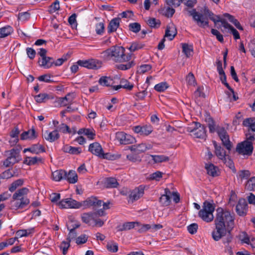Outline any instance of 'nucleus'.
Returning <instances> with one entry per match:
<instances>
[{
	"mask_svg": "<svg viewBox=\"0 0 255 255\" xmlns=\"http://www.w3.org/2000/svg\"><path fill=\"white\" fill-rule=\"evenodd\" d=\"M120 84L122 88L127 89L128 90H131L133 87V84H130L128 81L124 79L121 80Z\"/></svg>",
	"mask_w": 255,
	"mask_h": 255,
	"instance_id": "61",
	"label": "nucleus"
},
{
	"mask_svg": "<svg viewBox=\"0 0 255 255\" xmlns=\"http://www.w3.org/2000/svg\"><path fill=\"white\" fill-rule=\"evenodd\" d=\"M39 66L43 67L45 68H49L52 66L54 63V59L50 57H44L41 58V60H38Z\"/></svg>",
	"mask_w": 255,
	"mask_h": 255,
	"instance_id": "23",
	"label": "nucleus"
},
{
	"mask_svg": "<svg viewBox=\"0 0 255 255\" xmlns=\"http://www.w3.org/2000/svg\"><path fill=\"white\" fill-rule=\"evenodd\" d=\"M163 173L157 171L149 175L148 179L151 180L159 181L162 177Z\"/></svg>",
	"mask_w": 255,
	"mask_h": 255,
	"instance_id": "56",
	"label": "nucleus"
},
{
	"mask_svg": "<svg viewBox=\"0 0 255 255\" xmlns=\"http://www.w3.org/2000/svg\"><path fill=\"white\" fill-rule=\"evenodd\" d=\"M144 46V44L140 42L135 41L131 43L129 49L131 52H134L142 49Z\"/></svg>",
	"mask_w": 255,
	"mask_h": 255,
	"instance_id": "45",
	"label": "nucleus"
},
{
	"mask_svg": "<svg viewBox=\"0 0 255 255\" xmlns=\"http://www.w3.org/2000/svg\"><path fill=\"white\" fill-rule=\"evenodd\" d=\"M232 230H227L226 235L224 236L222 239L223 243L224 244L229 245L230 243L232 242L233 239V235L231 234V231Z\"/></svg>",
	"mask_w": 255,
	"mask_h": 255,
	"instance_id": "46",
	"label": "nucleus"
},
{
	"mask_svg": "<svg viewBox=\"0 0 255 255\" xmlns=\"http://www.w3.org/2000/svg\"><path fill=\"white\" fill-rule=\"evenodd\" d=\"M34 232V228H30L26 230H19L17 231V235L20 237H27Z\"/></svg>",
	"mask_w": 255,
	"mask_h": 255,
	"instance_id": "43",
	"label": "nucleus"
},
{
	"mask_svg": "<svg viewBox=\"0 0 255 255\" xmlns=\"http://www.w3.org/2000/svg\"><path fill=\"white\" fill-rule=\"evenodd\" d=\"M177 30L175 26L173 23H170L166 26L164 37L168 38L169 40H172L177 35Z\"/></svg>",
	"mask_w": 255,
	"mask_h": 255,
	"instance_id": "18",
	"label": "nucleus"
},
{
	"mask_svg": "<svg viewBox=\"0 0 255 255\" xmlns=\"http://www.w3.org/2000/svg\"><path fill=\"white\" fill-rule=\"evenodd\" d=\"M143 192L142 188L135 189L131 192L129 195V199L132 200V202L137 200L143 195Z\"/></svg>",
	"mask_w": 255,
	"mask_h": 255,
	"instance_id": "27",
	"label": "nucleus"
},
{
	"mask_svg": "<svg viewBox=\"0 0 255 255\" xmlns=\"http://www.w3.org/2000/svg\"><path fill=\"white\" fill-rule=\"evenodd\" d=\"M238 237L242 243H245L249 245V243H250V238L246 232H243L241 233Z\"/></svg>",
	"mask_w": 255,
	"mask_h": 255,
	"instance_id": "51",
	"label": "nucleus"
},
{
	"mask_svg": "<svg viewBox=\"0 0 255 255\" xmlns=\"http://www.w3.org/2000/svg\"><path fill=\"white\" fill-rule=\"evenodd\" d=\"M77 63L80 66L87 68L88 69H97L100 67V65L94 59L88 60H79Z\"/></svg>",
	"mask_w": 255,
	"mask_h": 255,
	"instance_id": "15",
	"label": "nucleus"
},
{
	"mask_svg": "<svg viewBox=\"0 0 255 255\" xmlns=\"http://www.w3.org/2000/svg\"><path fill=\"white\" fill-rule=\"evenodd\" d=\"M99 83L103 86L109 87L113 84V81L110 77L102 76L100 78Z\"/></svg>",
	"mask_w": 255,
	"mask_h": 255,
	"instance_id": "34",
	"label": "nucleus"
},
{
	"mask_svg": "<svg viewBox=\"0 0 255 255\" xmlns=\"http://www.w3.org/2000/svg\"><path fill=\"white\" fill-rule=\"evenodd\" d=\"M225 17H226L228 20L232 22L239 30H243V27L241 25L239 21L235 18V17L228 13H225L223 14Z\"/></svg>",
	"mask_w": 255,
	"mask_h": 255,
	"instance_id": "28",
	"label": "nucleus"
},
{
	"mask_svg": "<svg viewBox=\"0 0 255 255\" xmlns=\"http://www.w3.org/2000/svg\"><path fill=\"white\" fill-rule=\"evenodd\" d=\"M181 2L183 3L187 7L185 8L184 10L187 11L185 9L189 8L190 9H192L193 7L197 3L196 0H180Z\"/></svg>",
	"mask_w": 255,
	"mask_h": 255,
	"instance_id": "53",
	"label": "nucleus"
},
{
	"mask_svg": "<svg viewBox=\"0 0 255 255\" xmlns=\"http://www.w3.org/2000/svg\"><path fill=\"white\" fill-rule=\"evenodd\" d=\"M58 204L61 208L79 209L80 202L71 198H66L62 200Z\"/></svg>",
	"mask_w": 255,
	"mask_h": 255,
	"instance_id": "12",
	"label": "nucleus"
},
{
	"mask_svg": "<svg viewBox=\"0 0 255 255\" xmlns=\"http://www.w3.org/2000/svg\"><path fill=\"white\" fill-rule=\"evenodd\" d=\"M24 180L22 179H19L13 182L9 187V190L12 192L15 191L17 188L22 186L23 184Z\"/></svg>",
	"mask_w": 255,
	"mask_h": 255,
	"instance_id": "40",
	"label": "nucleus"
},
{
	"mask_svg": "<svg viewBox=\"0 0 255 255\" xmlns=\"http://www.w3.org/2000/svg\"><path fill=\"white\" fill-rule=\"evenodd\" d=\"M120 18H115L111 20L108 26V32L111 33L117 30L120 25Z\"/></svg>",
	"mask_w": 255,
	"mask_h": 255,
	"instance_id": "24",
	"label": "nucleus"
},
{
	"mask_svg": "<svg viewBox=\"0 0 255 255\" xmlns=\"http://www.w3.org/2000/svg\"><path fill=\"white\" fill-rule=\"evenodd\" d=\"M151 69V66L149 64L141 65L137 69V72L139 74H143Z\"/></svg>",
	"mask_w": 255,
	"mask_h": 255,
	"instance_id": "63",
	"label": "nucleus"
},
{
	"mask_svg": "<svg viewBox=\"0 0 255 255\" xmlns=\"http://www.w3.org/2000/svg\"><path fill=\"white\" fill-rule=\"evenodd\" d=\"M251 175V172L248 170H242L238 172V176L241 180L248 179Z\"/></svg>",
	"mask_w": 255,
	"mask_h": 255,
	"instance_id": "60",
	"label": "nucleus"
},
{
	"mask_svg": "<svg viewBox=\"0 0 255 255\" xmlns=\"http://www.w3.org/2000/svg\"><path fill=\"white\" fill-rule=\"evenodd\" d=\"M56 130H57V132L59 131L62 132L63 133H70L71 130L69 127L65 124H61L57 127Z\"/></svg>",
	"mask_w": 255,
	"mask_h": 255,
	"instance_id": "55",
	"label": "nucleus"
},
{
	"mask_svg": "<svg viewBox=\"0 0 255 255\" xmlns=\"http://www.w3.org/2000/svg\"><path fill=\"white\" fill-rule=\"evenodd\" d=\"M150 156L152 157V159L155 163L169 160V157L163 155H150Z\"/></svg>",
	"mask_w": 255,
	"mask_h": 255,
	"instance_id": "39",
	"label": "nucleus"
},
{
	"mask_svg": "<svg viewBox=\"0 0 255 255\" xmlns=\"http://www.w3.org/2000/svg\"><path fill=\"white\" fill-rule=\"evenodd\" d=\"M168 88V84L166 82H161L156 84L154 86V89L159 92L164 91Z\"/></svg>",
	"mask_w": 255,
	"mask_h": 255,
	"instance_id": "57",
	"label": "nucleus"
},
{
	"mask_svg": "<svg viewBox=\"0 0 255 255\" xmlns=\"http://www.w3.org/2000/svg\"><path fill=\"white\" fill-rule=\"evenodd\" d=\"M127 158L132 162H140L141 161L140 157L137 153L134 152L127 155Z\"/></svg>",
	"mask_w": 255,
	"mask_h": 255,
	"instance_id": "52",
	"label": "nucleus"
},
{
	"mask_svg": "<svg viewBox=\"0 0 255 255\" xmlns=\"http://www.w3.org/2000/svg\"><path fill=\"white\" fill-rule=\"evenodd\" d=\"M249 51L252 55L255 57V38L252 40L248 44Z\"/></svg>",
	"mask_w": 255,
	"mask_h": 255,
	"instance_id": "64",
	"label": "nucleus"
},
{
	"mask_svg": "<svg viewBox=\"0 0 255 255\" xmlns=\"http://www.w3.org/2000/svg\"><path fill=\"white\" fill-rule=\"evenodd\" d=\"M215 207L213 204L205 201L203 203L202 209L198 213V216L204 221L210 223L214 220V217L213 213Z\"/></svg>",
	"mask_w": 255,
	"mask_h": 255,
	"instance_id": "6",
	"label": "nucleus"
},
{
	"mask_svg": "<svg viewBox=\"0 0 255 255\" xmlns=\"http://www.w3.org/2000/svg\"><path fill=\"white\" fill-rule=\"evenodd\" d=\"M248 210V206L246 200L244 198L239 200L236 205V211L240 216H244L247 214Z\"/></svg>",
	"mask_w": 255,
	"mask_h": 255,
	"instance_id": "13",
	"label": "nucleus"
},
{
	"mask_svg": "<svg viewBox=\"0 0 255 255\" xmlns=\"http://www.w3.org/2000/svg\"><path fill=\"white\" fill-rule=\"evenodd\" d=\"M13 32L12 28L6 26L0 28V38H4L10 35Z\"/></svg>",
	"mask_w": 255,
	"mask_h": 255,
	"instance_id": "37",
	"label": "nucleus"
},
{
	"mask_svg": "<svg viewBox=\"0 0 255 255\" xmlns=\"http://www.w3.org/2000/svg\"><path fill=\"white\" fill-rule=\"evenodd\" d=\"M28 192L29 189L26 187L17 190L13 194L10 201L11 209H22L28 205L30 203L29 199L26 197Z\"/></svg>",
	"mask_w": 255,
	"mask_h": 255,
	"instance_id": "3",
	"label": "nucleus"
},
{
	"mask_svg": "<svg viewBox=\"0 0 255 255\" xmlns=\"http://www.w3.org/2000/svg\"><path fill=\"white\" fill-rule=\"evenodd\" d=\"M244 126L248 127V130L246 134V138L248 140H254L255 139L254 132H255V118H250L245 119L243 122Z\"/></svg>",
	"mask_w": 255,
	"mask_h": 255,
	"instance_id": "9",
	"label": "nucleus"
},
{
	"mask_svg": "<svg viewBox=\"0 0 255 255\" xmlns=\"http://www.w3.org/2000/svg\"><path fill=\"white\" fill-rule=\"evenodd\" d=\"M31 148L32 153L39 154L40 152H44L45 151L43 145L39 144H33L31 146Z\"/></svg>",
	"mask_w": 255,
	"mask_h": 255,
	"instance_id": "48",
	"label": "nucleus"
},
{
	"mask_svg": "<svg viewBox=\"0 0 255 255\" xmlns=\"http://www.w3.org/2000/svg\"><path fill=\"white\" fill-rule=\"evenodd\" d=\"M205 168L207 174L210 176L216 177L220 175V171L218 167L212 163L206 164Z\"/></svg>",
	"mask_w": 255,
	"mask_h": 255,
	"instance_id": "20",
	"label": "nucleus"
},
{
	"mask_svg": "<svg viewBox=\"0 0 255 255\" xmlns=\"http://www.w3.org/2000/svg\"><path fill=\"white\" fill-rule=\"evenodd\" d=\"M35 130L32 128L31 129L23 132L20 135L21 140L33 139L37 137Z\"/></svg>",
	"mask_w": 255,
	"mask_h": 255,
	"instance_id": "22",
	"label": "nucleus"
},
{
	"mask_svg": "<svg viewBox=\"0 0 255 255\" xmlns=\"http://www.w3.org/2000/svg\"><path fill=\"white\" fill-rule=\"evenodd\" d=\"M246 188L250 191H255V176L250 178L246 183Z\"/></svg>",
	"mask_w": 255,
	"mask_h": 255,
	"instance_id": "41",
	"label": "nucleus"
},
{
	"mask_svg": "<svg viewBox=\"0 0 255 255\" xmlns=\"http://www.w3.org/2000/svg\"><path fill=\"white\" fill-rule=\"evenodd\" d=\"M186 130L188 132H192L196 138L203 139L207 136L205 126L197 122H193L186 128Z\"/></svg>",
	"mask_w": 255,
	"mask_h": 255,
	"instance_id": "7",
	"label": "nucleus"
},
{
	"mask_svg": "<svg viewBox=\"0 0 255 255\" xmlns=\"http://www.w3.org/2000/svg\"><path fill=\"white\" fill-rule=\"evenodd\" d=\"M212 142L215 147L216 155L221 160H226V156H227V155L224 149L221 145H218L216 141L213 140Z\"/></svg>",
	"mask_w": 255,
	"mask_h": 255,
	"instance_id": "19",
	"label": "nucleus"
},
{
	"mask_svg": "<svg viewBox=\"0 0 255 255\" xmlns=\"http://www.w3.org/2000/svg\"><path fill=\"white\" fill-rule=\"evenodd\" d=\"M135 65L133 61L128 62L126 64H120L116 65V68L121 70H126L130 69Z\"/></svg>",
	"mask_w": 255,
	"mask_h": 255,
	"instance_id": "44",
	"label": "nucleus"
},
{
	"mask_svg": "<svg viewBox=\"0 0 255 255\" xmlns=\"http://www.w3.org/2000/svg\"><path fill=\"white\" fill-rule=\"evenodd\" d=\"M220 139L222 140L223 145L226 147V148L229 151L231 150L232 148V144L230 140L229 136L226 135V136Z\"/></svg>",
	"mask_w": 255,
	"mask_h": 255,
	"instance_id": "49",
	"label": "nucleus"
},
{
	"mask_svg": "<svg viewBox=\"0 0 255 255\" xmlns=\"http://www.w3.org/2000/svg\"><path fill=\"white\" fill-rule=\"evenodd\" d=\"M107 248L109 252L116 253L118 250V246L116 243L111 242L107 244Z\"/></svg>",
	"mask_w": 255,
	"mask_h": 255,
	"instance_id": "62",
	"label": "nucleus"
},
{
	"mask_svg": "<svg viewBox=\"0 0 255 255\" xmlns=\"http://www.w3.org/2000/svg\"><path fill=\"white\" fill-rule=\"evenodd\" d=\"M105 184L107 188H116L119 185L116 178L109 177L106 179Z\"/></svg>",
	"mask_w": 255,
	"mask_h": 255,
	"instance_id": "35",
	"label": "nucleus"
},
{
	"mask_svg": "<svg viewBox=\"0 0 255 255\" xmlns=\"http://www.w3.org/2000/svg\"><path fill=\"white\" fill-rule=\"evenodd\" d=\"M135 225L138 226L140 225V224L138 222H130L125 223L122 225L118 226V231H123L129 230L131 229H133L135 227Z\"/></svg>",
	"mask_w": 255,
	"mask_h": 255,
	"instance_id": "25",
	"label": "nucleus"
},
{
	"mask_svg": "<svg viewBox=\"0 0 255 255\" xmlns=\"http://www.w3.org/2000/svg\"><path fill=\"white\" fill-rule=\"evenodd\" d=\"M125 49L122 46H115L109 48L102 53L107 59L112 60L116 62H124L128 61L130 57L125 55Z\"/></svg>",
	"mask_w": 255,
	"mask_h": 255,
	"instance_id": "4",
	"label": "nucleus"
},
{
	"mask_svg": "<svg viewBox=\"0 0 255 255\" xmlns=\"http://www.w3.org/2000/svg\"><path fill=\"white\" fill-rule=\"evenodd\" d=\"M43 137L47 141L53 142L58 139L60 137V135L57 130L55 129L51 132H49L48 130H46L42 134Z\"/></svg>",
	"mask_w": 255,
	"mask_h": 255,
	"instance_id": "16",
	"label": "nucleus"
},
{
	"mask_svg": "<svg viewBox=\"0 0 255 255\" xmlns=\"http://www.w3.org/2000/svg\"><path fill=\"white\" fill-rule=\"evenodd\" d=\"M215 17H216V19H215V21H214V22L215 24L218 22H221L222 24L223 25V26L225 28H226V29L227 28L230 30L233 27V26L231 24H230L229 23H228V22L226 21V19H223V18H221L220 16H219V15H216Z\"/></svg>",
	"mask_w": 255,
	"mask_h": 255,
	"instance_id": "42",
	"label": "nucleus"
},
{
	"mask_svg": "<svg viewBox=\"0 0 255 255\" xmlns=\"http://www.w3.org/2000/svg\"><path fill=\"white\" fill-rule=\"evenodd\" d=\"M42 159L40 157H26L23 163L26 164L28 165H34L39 162H42Z\"/></svg>",
	"mask_w": 255,
	"mask_h": 255,
	"instance_id": "33",
	"label": "nucleus"
},
{
	"mask_svg": "<svg viewBox=\"0 0 255 255\" xmlns=\"http://www.w3.org/2000/svg\"><path fill=\"white\" fill-rule=\"evenodd\" d=\"M95 201H96V197H91L88 198L86 200L80 202L79 208L83 207V209H87L92 206L94 207Z\"/></svg>",
	"mask_w": 255,
	"mask_h": 255,
	"instance_id": "26",
	"label": "nucleus"
},
{
	"mask_svg": "<svg viewBox=\"0 0 255 255\" xmlns=\"http://www.w3.org/2000/svg\"><path fill=\"white\" fill-rule=\"evenodd\" d=\"M151 148L150 144H146L144 143H141L138 144H134L128 147V149H130L132 152L137 153L138 155L140 153L144 152L148 149Z\"/></svg>",
	"mask_w": 255,
	"mask_h": 255,
	"instance_id": "14",
	"label": "nucleus"
},
{
	"mask_svg": "<svg viewBox=\"0 0 255 255\" xmlns=\"http://www.w3.org/2000/svg\"><path fill=\"white\" fill-rule=\"evenodd\" d=\"M70 94H67L65 97L60 98L58 100V103L61 106H66L72 102L73 98L71 97Z\"/></svg>",
	"mask_w": 255,
	"mask_h": 255,
	"instance_id": "36",
	"label": "nucleus"
},
{
	"mask_svg": "<svg viewBox=\"0 0 255 255\" xmlns=\"http://www.w3.org/2000/svg\"><path fill=\"white\" fill-rule=\"evenodd\" d=\"M18 162V160H16L8 155L7 158L3 162V165L6 167H8Z\"/></svg>",
	"mask_w": 255,
	"mask_h": 255,
	"instance_id": "54",
	"label": "nucleus"
},
{
	"mask_svg": "<svg viewBox=\"0 0 255 255\" xmlns=\"http://www.w3.org/2000/svg\"><path fill=\"white\" fill-rule=\"evenodd\" d=\"M182 48L183 52L187 57H189L192 55L193 51L192 45H188L187 43H182Z\"/></svg>",
	"mask_w": 255,
	"mask_h": 255,
	"instance_id": "38",
	"label": "nucleus"
},
{
	"mask_svg": "<svg viewBox=\"0 0 255 255\" xmlns=\"http://www.w3.org/2000/svg\"><path fill=\"white\" fill-rule=\"evenodd\" d=\"M81 217L83 223L92 227H102L106 222L105 220L96 217V214L93 212L83 213Z\"/></svg>",
	"mask_w": 255,
	"mask_h": 255,
	"instance_id": "5",
	"label": "nucleus"
},
{
	"mask_svg": "<svg viewBox=\"0 0 255 255\" xmlns=\"http://www.w3.org/2000/svg\"><path fill=\"white\" fill-rule=\"evenodd\" d=\"M104 20L100 21L96 25V32L97 34H102L105 30V24Z\"/></svg>",
	"mask_w": 255,
	"mask_h": 255,
	"instance_id": "58",
	"label": "nucleus"
},
{
	"mask_svg": "<svg viewBox=\"0 0 255 255\" xmlns=\"http://www.w3.org/2000/svg\"><path fill=\"white\" fill-rule=\"evenodd\" d=\"M128 27L130 31L137 33L140 31L141 26L139 23L133 22L130 23Z\"/></svg>",
	"mask_w": 255,
	"mask_h": 255,
	"instance_id": "59",
	"label": "nucleus"
},
{
	"mask_svg": "<svg viewBox=\"0 0 255 255\" xmlns=\"http://www.w3.org/2000/svg\"><path fill=\"white\" fill-rule=\"evenodd\" d=\"M70 183H75L78 180V176L75 171L70 170L68 173H66V175L65 177Z\"/></svg>",
	"mask_w": 255,
	"mask_h": 255,
	"instance_id": "30",
	"label": "nucleus"
},
{
	"mask_svg": "<svg viewBox=\"0 0 255 255\" xmlns=\"http://www.w3.org/2000/svg\"><path fill=\"white\" fill-rule=\"evenodd\" d=\"M171 192L168 188L165 189V194L162 195L159 198V202L164 206H168L171 202L170 195Z\"/></svg>",
	"mask_w": 255,
	"mask_h": 255,
	"instance_id": "21",
	"label": "nucleus"
},
{
	"mask_svg": "<svg viewBox=\"0 0 255 255\" xmlns=\"http://www.w3.org/2000/svg\"><path fill=\"white\" fill-rule=\"evenodd\" d=\"M5 152L8 153L7 155L12 158H13L16 160H18V161H20L21 159L19 154L20 149L12 148L10 150L6 151Z\"/></svg>",
	"mask_w": 255,
	"mask_h": 255,
	"instance_id": "32",
	"label": "nucleus"
},
{
	"mask_svg": "<svg viewBox=\"0 0 255 255\" xmlns=\"http://www.w3.org/2000/svg\"><path fill=\"white\" fill-rule=\"evenodd\" d=\"M147 23L151 28H156L160 26V21L155 18H149L147 21Z\"/></svg>",
	"mask_w": 255,
	"mask_h": 255,
	"instance_id": "47",
	"label": "nucleus"
},
{
	"mask_svg": "<svg viewBox=\"0 0 255 255\" xmlns=\"http://www.w3.org/2000/svg\"><path fill=\"white\" fill-rule=\"evenodd\" d=\"M253 140H246L239 143L236 147V151L240 154L250 156L252 155L254 147L252 141Z\"/></svg>",
	"mask_w": 255,
	"mask_h": 255,
	"instance_id": "8",
	"label": "nucleus"
},
{
	"mask_svg": "<svg viewBox=\"0 0 255 255\" xmlns=\"http://www.w3.org/2000/svg\"><path fill=\"white\" fill-rule=\"evenodd\" d=\"M59 1L58 0H56L49 6L48 11L50 13H53L59 10Z\"/></svg>",
	"mask_w": 255,
	"mask_h": 255,
	"instance_id": "50",
	"label": "nucleus"
},
{
	"mask_svg": "<svg viewBox=\"0 0 255 255\" xmlns=\"http://www.w3.org/2000/svg\"><path fill=\"white\" fill-rule=\"evenodd\" d=\"M88 150L90 152L96 156L103 158H107V154H104L102 146L97 142L90 144L89 146Z\"/></svg>",
	"mask_w": 255,
	"mask_h": 255,
	"instance_id": "10",
	"label": "nucleus"
},
{
	"mask_svg": "<svg viewBox=\"0 0 255 255\" xmlns=\"http://www.w3.org/2000/svg\"><path fill=\"white\" fill-rule=\"evenodd\" d=\"M53 98V97L46 93L39 94L34 97L36 102L39 103H45L48 100Z\"/></svg>",
	"mask_w": 255,
	"mask_h": 255,
	"instance_id": "31",
	"label": "nucleus"
},
{
	"mask_svg": "<svg viewBox=\"0 0 255 255\" xmlns=\"http://www.w3.org/2000/svg\"><path fill=\"white\" fill-rule=\"evenodd\" d=\"M217 212L214 221L215 229L212 232V237L215 241L221 240L226 235L227 230H232L235 226L234 214L221 208L217 209Z\"/></svg>",
	"mask_w": 255,
	"mask_h": 255,
	"instance_id": "1",
	"label": "nucleus"
},
{
	"mask_svg": "<svg viewBox=\"0 0 255 255\" xmlns=\"http://www.w3.org/2000/svg\"><path fill=\"white\" fill-rule=\"evenodd\" d=\"M133 130L137 133L141 135H148L152 131V128L150 126L145 125L144 126H137L133 127Z\"/></svg>",
	"mask_w": 255,
	"mask_h": 255,
	"instance_id": "17",
	"label": "nucleus"
},
{
	"mask_svg": "<svg viewBox=\"0 0 255 255\" xmlns=\"http://www.w3.org/2000/svg\"><path fill=\"white\" fill-rule=\"evenodd\" d=\"M185 10L187 11L188 15L192 17L193 20L196 23L197 25L202 28L209 26L208 19H211L213 22L215 21L216 19V15L207 6L204 7L203 13H199L196 11V9H190L189 8H186Z\"/></svg>",
	"mask_w": 255,
	"mask_h": 255,
	"instance_id": "2",
	"label": "nucleus"
},
{
	"mask_svg": "<svg viewBox=\"0 0 255 255\" xmlns=\"http://www.w3.org/2000/svg\"><path fill=\"white\" fill-rule=\"evenodd\" d=\"M53 179L56 181H59L65 179L66 175V172L63 170H57L52 172Z\"/></svg>",
	"mask_w": 255,
	"mask_h": 255,
	"instance_id": "29",
	"label": "nucleus"
},
{
	"mask_svg": "<svg viewBox=\"0 0 255 255\" xmlns=\"http://www.w3.org/2000/svg\"><path fill=\"white\" fill-rule=\"evenodd\" d=\"M116 138L121 144H132L135 141V138L130 134H128L124 132L116 133Z\"/></svg>",
	"mask_w": 255,
	"mask_h": 255,
	"instance_id": "11",
	"label": "nucleus"
}]
</instances>
